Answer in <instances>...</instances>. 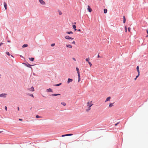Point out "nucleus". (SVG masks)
<instances>
[{
	"mask_svg": "<svg viewBox=\"0 0 148 148\" xmlns=\"http://www.w3.org/2000/svg\"><path fill=\"white\" fill-rule=\"evenodd\" d=\"M22 120H22V119H19V121H22Z\"/></svg>",
	"mask_w": 148,
	"mask_h": 148,
	"instance_id": "nucleus-43",
	"label": "nucleus"
},
{
	"mask_svg": "<svg viewBox=\"0 0 148 148\" xmlns=\"http://www.w3.org/2000/svg\"><path fill=\"white\" fill-rule=\"evenodd\" d=\"M6 54L7 55H8V56H10V53H9V52H6Z\"/></svg>",
	"mask_w": 148,
	"mask_h": 148,
	"instance_id": "nucleus-32",
	"label": "nucleus"
},
{
	"mask_svg": "<svg viewBox=\"0 0 148 148\" xmlns=\"http://www.w3.org/2000/svg\"><path fill=\"white\" fill-rule=\"evenodd\" d=\"M47 92H53L51 88H49L48 89H47L46 90Z\"/></svg>",
	"mask_w": 148,
	"mask_h": 148,
	"instance_id": "nucleus-6",
	"label": "nucleus"
},
{
	"mask_svg": "<svg viewBox=\"0 0 148 148\" xmlns=\"http://www.w3.org/2000/svg\"><path fill=\"white\" fill-rule=\"evenodd\" d=\"M100 56H99V55H98V56H97V58H100Z\"/></svg>",
	"mask_w": 148,
	"mask_h": 148,
	"instance_id": "nucleus-45",
	"label": "nucleus"
},
{
	"mask_svg": "<svg viewBox=\"0 0 148 148\" xmlns=\"http://www.w3.org/2000/svg\"><path fill=\"white\" fill-rule=\"evenodd\" d=\"M80 81V79L79 78V79H78V82H79Z\"/></svg>",
	"mask_w": 148,
	"mask_h": 148,
	"instance_id": "nucleus-44",
	"label": "nucleus"
},
{
	"mask_svg": "<svg viewBox=\"0 0 148 148\" xmlns=\"http://www.w3.org/2000/svg\"><path fill=\"white\" fill-rule=\"evenodd\" d=\"M136 79H137V78L136 77L135 79H134V80H136Z\"/></svg>",
	"mask_w": 148,
	"mask_h": 148,
	"instance_id": "nucleus-49",
	"label": "nucleus"
},
{
	"mask_svg": "<svg viewBox=\"0 0 148 148\" xmlns=\"http://www.w3.org/2000/svg\"><path fill=\"white\" fill-rule=\"evenodd\" d=\"M125 32H127V28L126 26H125Z\"/></svg>",
	"mask_w": 148,
	"mask_h": 148,
	"instance_id": "nucleus-30",
	"label": "nucleus"
},
{
	"mask_svg": "<svg viewBox=\"0 0 148 148\" xmlns=\"http://www.w3.org/2000/svg\"><path fill=\"white\" fill-rule=\"evenodd\" d=\"M119 123V122H118V123H116L115 124V126H116V125H117Z\"/></svg>",
	"mask_w": 148,
	"mask_h": 148,
	"instance_id": "nucleus-41",
	"label": "nucleus"
},
{
	"mask_svg": "<svg viewBox=\"0 0 148 148\" xmlns=\"http://www.w3.org/2000/svg\"><path fill=\"white\" fill-rule=\"evenodd\" d=\"M87 108L86 109V112H88L91 110V107L93 105L92 101H88L86 104Z\"/></svg>",
	"mask_w": 148,
	"mask_h": 148,
	"instance_id": "nucleus-1",
	"label": "nucleus"
},
{
	"mask_svg": "<svg viewBox=\"0 0 148 148\" xmlns=\"http://www.w3.org/2000/svg\"><path fill=\"white\" fill-rule=\"evenodd\" d=\"M114 105L113 104V103H110L109 105V107L110 108L112 107Z\"/></svg>",
	"mask_w": 148,
	"mask_h": 148,
	"instance_id": "nucleus-13",
	"label": "nucleus"
},
{
	"mask_svg": "<svg viewBox=\"0 0 148 148\" xmlns=\"http://www.w3.org/2000/svg\"><path fill=\"white\" fill-rule=\"evenodd\" d=\"M58 13H59V15H61L62 14V12L60 11H58Z\"/></svg>",
	"mask_w": 148,
	"mask_h": 148,
	"instance_id": "nucleus-25",
	"label": "nucleus"
},
{
	"mask_svg": "<svg viewBox=\"0 0 148 148\" xmlns=\"http://www.w3.org/2000/svg\"><path fill=\"white\" fill-rule=\"evenodd\" d=\"M89 59H90L89 58H86V61L88 62H89Z\"/></svg>",
	"mask_w": 148,
	"mask_h": 148,
	"instance_id": "nucleus-26",
	"label": "nucleus"
},
{
	"mask_svg": "<svg viewBox=\"0 0 148 148\" xmlns=\"http://www.w3.org/2000/svg\"><path fill=\"white\" fill-rule=\"evenodd\" d=\"M55 45V43H53V44H51V46L52 47H53V46H54Z\"/></svg>",
	"mask_w": 148,
	"mask_h": 148,
	"instance_id": "nucleus-33",
	"label": "nucleus"
},
{
	"mask_svg": "<svg viewBox=\"0 0 148 148\" xmlns=\"http://www.w3.org/2000/svg\"><path fill=\"white\" fill-rule=\"evenodd\" d=\"M72 44H75V42L74 41H73V42H72Z\"/></svg>",
	"mask_w": 148,
	"mask_h": 148,
	"instance_id": "nucleus-38",
	"label": "nucleus"
},
{
	"mask_svg": "<svg viewBox=\"0 0 148 148\" xmlns=\"http://www.w3.org/2000/svg\"><path fill=\"white\" fill-rule=\"evenodd\" d=\"M61 84V83H60L58 84L54 85V86H59Z\"/></svg>",
	"mask_w": 148,
	"mask_h": 148,
	"instance_id": "nucleus-20",
	"label": "nucleus"
},
{
	"mask_svg": "<svg viewBox=\"0 0 148 148\" xmlns=\"http://www.w3.org/2000/svg\"><path fill=\"white\" fill-rule=\"evenodd\" d=\"M72 135H73L72 134H67V136H72Z\"/></svg>",
	"mask_w": 148,
	"mask_h": 148,
	"instance_id": "nucleus-29",
	"label": "nucleus"
},
{
	"mask_svg": "<svg viewBox=\"0 0 148 148\" xmlns=\"http://www.w3.org/2000/svg\"><path fill=\"white\" fill-rule=\"evenodd\" d=\"M123 23H125V21H126L125 17V16H123Z\"/></svg>",
	"mask_w": 148,
	"mask_h": 148,
	"instance_id": "nucleus-14",
	"label": "nucleus"
},
{
	"mask_svg": "<svg viewBox=\"0 0 148 148\" xmlns=\"http://www.w3.org/2000/svg\"><path fill=\"white\" fill-rule=\"evenodd\" d=\"M61 104L64 106H65L66 104L65 103L63 102H61Z\"/></svg>",
	"mask_w": 148,
	"mask_h": 148,
	"instance_id": "nucleus-21",
	"label": "nucleus"
},
{
	"mask_svg": "<svg viewBox=\"0 0 148 148\" xmlns=\"http://www.w3.org/2000/svg\"><path fill=\"white\" fill-rule=\"evenodd\" d=\"M72 59H73L74 60V61H75L76 60L75 59V58H73Z\"/></svg>",
	"mask_w": 148,
	"mask_h": 148,
	"instance_id": "nucleus-37",
	"label": "nucleus"
},
{
	"mask_svg": "<svg viewBox=\"0 0 148 148\" xmlns=\"http://www.w3.org/2000/svg\"><path fill=\"white\" fill-rule=\"evenodd\" d=\"M27 46H28V45H27V44H24V45H23L22 47L23 48H24V47H27Z\"/></svg>",
	"mask_w": 148,
	"mask_h": 148,
	"instance_id": "nucleus-19",
	"label": "nucleus"
},
{
	"mask_svg": "<svg viewBox=\"0 0 148 148\" xmlns=\"http://www.w3.org/2000/svg\"><path fill=\"white\" fill-rule=\"evenodd\" d=\"M2 132V131H0V133H1V132Z\"/></svg>",
	"mask_w": 148,
	"mask_h": 148,
	"instance_id": "nucleus-52",
	"label": "nucleus"
},
{
	"mask_svg": "<svg viewBox=\"0 0 148 148\" xmlns=\"http://www.w3.org/2000/svg\"><path fill=\"white\" fill-rule=\"evenodd\" d=\"M128 31L129 32H130V27H128Z\"/></svg>",
	"mask_w": 148,
	"mask_h": 148,
	"instance_id": "nucleus-34",
	"label": "nucleus"
},
{
	"mask_svg": "<svg viewBox=\"0 0 148 148\" xmlns=\"http://www.w3.org/2000/svg\"><path fill=\"white\" fill-rule=\"evenodd\" d=\"M7 95L6 93H2L0 94V97H6Z\"/></svg>",
	"mask_w": 148,
	"mask_h": 148,
	"instance_id": "nucleus-2",
	"label": "nucleus"
},
{
	"mask_svg": "<svg viewBox=\"0 0 148 148\" xmlns=\"http://www.w3.org/2000/svg\"><path fill=\"white\" fill-rule=\"evenodd\" d=\"M29 60L31 61H33L34 60V58H29Z\"/></svg>",
	"mask_w": 148,
	"mask_h": 148,
	"instance_id": "nucleus-16",
	"label": "nucleus"
},
{
	"mask_svg": "<svg viewBox=\"0 0 148 148\" xmlns=\"http://www.w3.org/2000/svg\"><path fill=\"white\" fill-rule=\"evenodd\" d=\"M77 30L79 32H80L81 31V30L80 29H78Z\"/></svg>",
	"mask_w": 148,
	"mask_h": 148,
	"instance_id": "nucleus-47",
	"label": "nucleus"
},
{
	"mask_svg": "<svg viewBox=\"0 0 148 148\" xmlns=\"http://www.w3.org/2000/svg\"><path fill=\"white\" fill-rule=\"evenodd\" d=\"M8 42H10V41L9 40H8Z\"/></svg>",
	"mask_w": 148,
	"mask_h": 148,
	"instance_id": "nucleus-51",
	"label": "nucleus"
},
{
	"mask_svg": "<svg viewBox=\"0 0 148 148\" xmlns=\"http://www.w3.org/2000/svg\"><path fill=\"white\" fill-rule=\"evenodd\" d=\"M64 135V136H67V134H65V135Z\"/></svg>",
	"mask_w": 148,
	"mask_h": 148,
	"instance_id": "nucleus-50",
	"label": "nucleus"
},
{
	"mask_svg": "<svg viewBox=\"0 0 148 148\" xmlns=\"http://www.w3.org/2000/svg\"><path fill=\"white\" fill-rule=\"evenodd\" d=\"M78 79H79V78L80 79V74H78Z\"/></svg>",
	"mask_w": 148,
	"mask_h": 148,
	"instance_id": "nucleus-31",
	"label": "nucleus"
},
{
	"mask_svg": "<svg viewBox=\"0 0 148 148\" xmlns=\"http://www.w3.org/2000/svg\"><path fill=\"white\" fill-rule=\"evenodd\" d=\"M76 71H77L78 74H80L79 71V69H78V68L77 67H76Z\"/></svg>",
	"mask_w": 148,
	"mask_h": 148,
	"instance_id": "nucleus-11",
	"label": "nucleus"
},
{
	"mask_svg": "<svg viewBox=\"0 0 148 148\" xmlns=\"http://www.w3.org/2000/svg\"><path fill=\"white\" fill-rule=\"evenodd\" d=\"M110 99H111V97H108L106 98V100L105 101V102H106L107 101H110Z\"/></svg>",
	"mask_w": 148,
	"mask_h": 148,
	"instance_id": "nucleus-8",
	"label": "nucleus"
},
{
	"mask_svg": "<svg viewBox=\"0 0 148 148\" xmlns=\"http://www.w3.org/2000/svg\"><path fill=\"white\" fill-rule=\"evenodd\" d=\"M87 9L88 11L90 12H91L92 11V9L91 8H90V6L89 5L88 6Z\"/></svg>",
	"mask_w": 148,
	"mask_h": 148,
	"instance_id": "nucleus-5",
	"label": "nucleus"
},
{
	"mask_svg": "<svg viewBox=\"0 0 148 148\" xmlns=\"http://www.w3.org/2000/svg\"><path fill=\"white\" fill-rule=\"evenodd\" d=\"M30 90L32 91H34V90L33 87H32L30 89Z\"/></svg>",
	"mask_w": 148,
	"mask_h": 148,
	"instance_id": "nucleus-18",
	"label": "nucleus"
},
{
	"mask_svg": "<svg viewBox=\"0 0 148 148\" xmlns=\"http://www.w3.org/2000/svg\"><path fill=\"white\" fill-rule=\"evenodd\" d=\"M66 47H67L68 48H72V46L70 45H66Z\"/></svg>",
	"mask_w": 148,
	"mask_h": 148,
	"instance_id": "nucleus-12",
	"label": "nucleus"
},
{
	"mask_svg": "<svg viewBox=\"0 0 148 148\" xmlns=\"http://www.w3.org/2000/svg\"><path fill=\"white\" fill-rule=\"evenodd\" d=\"M66 33L68 34H72L73 33V32L71 31L67 32H66Z\"/></svg>",
	"mask_w": 148,
	"mask_h": 148,
	"instance_id": "nucleus-24",
	"label": "nucleus"
},
{
	"mask_svg": "<svg viewBox=\"0 0 148 148\" xmlns=\"http://www.w3.org/2000/svg\"><path fill=\"white\" fill-rule=\"evenodd\" d=\"M139 75L140 73H138V75L137 76H136V77L137 78L139 76Z\"/></svg>",
	"mask_w": 148,
	"mask_h": 148,
	"instance_id": "nucleus-36",
	"label": "nucleus"
},
{
	"mask_svg": "<svg viewBox=\"0 0 148 148\" xmlns=\"http://www.w3.org/2000/svg\"><path fill=\"white\" fill-rule=\"evenodd\" d=\"M26 66L29 67H31V66L32 65L29 64H28V65H26Z\"/></svg>",
	"mask_w": 148,
	"mask_h": 148,
	"instance_id": "nucleus-28",
	"label": "nucleus"
},
{
	"mask_svg": "<svg viewBox=\"0 0 148 148\" xmlns=\"http://www.w3.org/2000/svg\"><path fill=\"white\" fill-rule=\"evenodd\" d=\"M40 3L42 5H45V2L43 0H39Z\"/></svg>",
	"mask_w": 148,
	"mask_h": 148,
	"instance_id": "nucleus-3",
	"label": "nucleus"
},
{
	"mask_svg": "<svg viewBox=\"0 0 148 148\" xmlns=\"http://www.w3.org/2000/svg\"><path fill=\"white\" fill-rule=\"evenodd\" d=\"M107 9H104V13L105 14L107 13Z\"/></svg>",
	"mask_w": 148,
	"mask_h": 148,
	"instance_id": "nucleus-22",
	"label": "nucleus"
},
{
	"mask_svg": "<svg viewBox=\"0 0 148 148\" xmlns=\"http://www.w3.org/2000/svg\"><path fill=\"white\" fill-rule=\"evenodd\" d=\"M36 118H42V117L41 116H39V115H36Z\"/></svg>",
	"mask_w": 148,
	"mask_h": 148,
	"instance_id": "nucleus-23",
	"label": "nucleus"
},
{
	"mask_svg": "<svg viewBox=\"0 0 148 148\" xmlns=\"http://www.w3.org/2000/svg\"><path fill=\"white\" fill-rule=\"evenodd\" d=\"M73 28L74 29V30H75V31H76L77 30V29H76V26L75 25H73Z\"/></svg>",
	"mask_w": 148,
	"mask_h": 148,
	"instance_id": "nucleus-17",
	"label": "nucleus"
},
{
	"mask_svg": "<svg viewBox=\"0 0 148 148\" xmlns=\"http://www.w3.org/2000/svg\"><path fill=\"white\" fill-rule=\"evenodd\" d=\"M17 108H18V111H19V107H18Z\"/></svg>",
	"mask_w": 148,
	"mask_h": 148,
	"instance_id": "nucleus-46",
	"label": "nucleus"
},
{
	"mask_svg": "<svg viewBox=\"0 0 148 148\" xmlns=\"http://www.w3.org/2000/svg\"><path fill=\"white\" fill-rule=\"evenodd\" d=\"M0 76H1V75H0Z\"/></svg>",
	"mask_w": 148,
	"mask_h": 148,
	"instance_id": "nucleus-54",
	"label": "nucleus"
},
{
	"mask_svg": "<svg viewBox=\"0 0 148 148\" xmlns=\"http://www.w3.org/2000/svg\"><path fill=\"white\" fill-rule=\"evenodd\" d=\"M4 7H5V10H6L7 7V4L5 2H4Z\"/></svg>",
	"mask_w": 148,
	"mask_h": 148,
	"instance_id": "nucleus-9",
	"label": "nucleus"
},
{
	"mask_svg": "<svg viewBox=\"0 0 148 148\" xmlns=\"http://www.w3.org/2000/svg\"><path fill=\"white\" fill-rule=\"evenodd\" d=\"M3 42H1L0 43V46H1V45H3Z\"/></svg>",
	"mask_w": 148,
	"mask_h": 148,
	"instance_id": "nucleus-39",
	"label": "nucleus"
},
{
	"mask_svg": "<svg viewBox=\"0 0 148 148\" xmlns=\"http://www.w3.org/2000/svg\"><path fill=\"white\" fill-rule=\"evenodd\" d=\"M5 110L7 111V106H5Z\"/></svg>",
	"mask_w": 148,
	"mask_h": 148,
	"instance_id": "nucleus-35",
	"label": "nucleus"
},
{
	"mask_svg": "<svg viewBox=\"0 0 148 148\" xmlns=\"http://www.w3.org/2000/svg\"><path fill=\"white\" fill-rule=\"evenodd\" d=\"M88 63L90 65V66L91 67L92 65L91 63L89 62H88Z\"/></svg>",
	"mask_w": 148,
	"mask_h": 148,
	"instance_id": "nucleus-27",
	"label": "nucleus"
},
{
	"mask_svg": "<svg viewBox=\"0 0 148 148\" xmlns=\"http://www.w3.org/2000/svg\"><path fill=\"white\" fill-rule=\"evenodd\" d=\"M147 32L148 34V35L146 36V37H148V31L147 30Z\"/></svg>",
	"mask_w": 148,
	"mask_h": 148,
	"instance_id": "nucleus-42",
	"label": "nucleus"
},
{
	"mask_svg": "<svg viewBox=\"0 0 148 148\" xmlns=\"http://www.w3.org/2000/svg\"><path fill=\"white\" fill-rule=\"evenodd\" d=\"M51 95L53 96H55L57 95H60L59 94H52Z\"/></svg>",
	"mask_w": 148,
	"mask_h": 148,
	"instance_id": "nucleus-10",
	"label": "nucleus"
},
{
	"mask_svg": "<svg viewBox=\"0 0 148 148\" xmlns=\"http://www.w3.org/2000/svg\"><path fill=\"white\" fill-rule=\"evenodd\" d=\"M65 38L67 39H71L73 40V38L70 37L69 36H65Z\"/></svg>",
	"mask_w": 148,
	"mask_h": 148,
	"instance_id": "nucleus-4",
	"label": "nucleus"
},
{
	"mask_svg": "<svg viewBox=\"0 0 148 148\" xmlns=\"http://www.w3.org/2000/svg\"><path fill=\"white\" fill-rule=\"evenodd\" d=\"M62 136V137H64V136H65L64 135H63Z\"/></svg>",
	"mask_w": 148,
	"mask_h": 148,
	"instance_id": "nucleus-48",
	"label": "nucleus"
},
{
	"mask_svg": "<svg viewBox=\"0 0 148 148\" xmlns=\"http://www.w3.org/2000/svg\"><path fill=\"white\" fill-rule=\"evenodd\" d=\"M136 69H137V71L138 73H140V71L139 70V66H137V67H136Z\"/></svg>",
	"mask_w": 148,
	"mask_h": 148,
	"instance_id": "nucleus-15",
	"label": "nucleus"
},
{
	"mask_svg": "<svg viewBox=\"0 0 148 148\" xmlns=\"http://www.w3.org/2000/svg\"><path fill=\"white\" fill-rule=\"evenodd\" d=\"M73 81V79H71L69 78L67 82V83L69 84L70 82H71Z\"/></svg>",
	"mask_w": 148,
	"mask_h": 148,
	"instance_id": "nucleus-7",
	"label": "nucleus"
},
{
	"mask_svg": "<svg viewBox=\"0 0 148 148\" xmlns=\"http://www.w3.org/2000/svg\"><path fill=\"white\" fill-rule=\"evenodd\" d=\"M75 24H76V23H75Z\"/></svg>",
	"mask_w": 148,
	"mask_h": 148,
	"instance_id": "nucleus-53",
	"label": "nucleus"
},
{
	"mask_svg": "<svg viewBox=\"0 0 148 148\" xmlns=\"http://www.w3.org/2000/svg\"><path fill=\"white\" fill-rule=\"evenodd\" d=\"M30 96H32V97H34L33 95H32V94H30Z\"/></svg>",
	"mask_w": 148,
	"mask_h": 148,
	"instance_id": "nucleus-40",
	"label": "nucleus"
}]
</instances>
